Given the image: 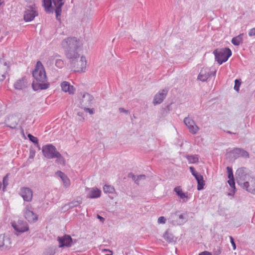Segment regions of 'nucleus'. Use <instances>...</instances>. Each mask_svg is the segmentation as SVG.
<instances>
[{
	"label": "nucleus",
	"instance_id": "nucleus-47",
	"mask_svg": "<svg viewBox=\"0 0 255 255\" xmlns=\"http://www.w3.org/2000/svg\"><path fill=\"white\" fill-rule=\"evenodd\" d=\"M249 35L250 36H255V27L252 28L249 32Z\"/></svg>",
	"mask_w": 255,
	"mask_h": 255
},
{
	"label": "nucleus",
	"instance_id": "nucleus-5",
	"mask_svg": "<svg viewBox=\"0 0 255 255\" xmlns=\"http://www.w3.org/2000/svg\"><path fill=\"white\" fill-rule=\"evenodd\" d=\"M248 171V168L243 167L238 169L236 172L237 183L242 188L245 186L246 182H248L246 181L247 178L249 177Z\"/></svg>",
	"mask_w": 255,
	"mask_h": 255
},
{
	"label": "nucleus",
	"instance_id": "nucleus-34",
	"mask_svg": "<svg viewBox=\"0 0 255 255\" xmlns=\"http://www.w3.org/2000/svg\"><path fill=\"white\" fill-rule=\"evenodd\" d=\"M27 136H28L29 140H30L32 142H33L35 144H36L37 146L38 147V148L40 149V147H39V146L38 145V138L34 136L33 135H32L30 133H28V135H27Z\"/></svg>",
	"mask_w": 255,
	"mask_h": 255
},
{
	"label": "nucleus",
	"instance_id": "nucleus-37",
	"mask_svg": "<svg viewBox=\"0 0 255 255\" xmlns=\"http://www.w3.org/2000/svg\"><path fill=\"white\" fill-rule=\"evenodd\" d=\"M227 171L228 178L230 179L231 178H234L232 168L231 167L228 166L227 167Z\"/></svg>",
	"mask_w": 255,
	"mask_h": 255
},
{
	"label": "nucleus",
	"instance_id": "nucleus-19",
	"mask_svg": "<svg viewBox=\"0 0 255 255\" xmlns=\"http://www.w3.org/2000/svg\"><path fill=\"white\" fill-rule=\"evenodd\" d=\"M231 153L235 158L242 157L245 158H249L250 155L248 152L242 148H234Z\"/></svg>",
	"mask_w": 255,
	"mask_h": 255
},
{
	"label": "nucleus",
	"instance_id": "nucleus-18",
	"mask_svg": "<svg viewBox=\"0 0 255 255\" xmlns=\"http://www.w3.org/2000/svg\"><path fill=\"white\" fill-rule=\"evenodd\" d=\"M167 93L168 90L166 89H163L161 92L159 91L155 95L153 100V104L156 105L161 103L166 98Z\"/></svg>",
	"mask_w": 255,
	"mask_h": 255
},
{
	"label": "nucleus",
	"instance_id": "nucleus-1",
	"mask_svg": "<svg viewBox=\"0 0 255 255\" xmlns=\"http://www.w3.org/2000/svg\"><path fill=\"white\" fill-rule=\"evenodd\" d=\"M32 76L34 79L32 84L33 90H45L49 88V83L47 82L45 69L40 61L37 62Z\"/></svg>",
	"mask_w": 255,
	"mask_h": 255
},
{
	"label": "nucleus",
	"instance_id": "nucleus-58",
	"mask_svg": "<svg viewBox=\"0 0 255 255\" xmlns=\"http://www.w3.org/2000/svg\"><path fill=\"white\" fill-rule=\"evenodd\" d=\"M33 157V155H31V152H30V157L31 158V157Z\"/></svg>",
	"mask_w": 255,
	"mask_h": 255
},
{
	"label": "nucleus",
	"instance_id": "nucleus-61",
	"mask_svg": "<svg viewBox=\"0 0 255 255\" xmlns=\"http://www.w3.org/2000/svg\"><path fill=\"white\" fill-rule=\"evenodd\" d=\"M34 155V152L33 153V154H31V155Z\"/></svg>",
	"mask_w": 255,
	"mask_h": 255
},
{
	"label": "nucleus",
	"instance_id": "nucleus-9",
	"mask_svg": "<svg viewBox=\"0 0 255 255\" xmlns=\"http://www.w3.org/2000/svg\"><path fill=\"white\" fill-rule=\"evenodd\" d=\"M189 168L192 174L194 176L197 181L198 190H201L203 189L204 186L205 185V181L203 176L197 172L193 166H190Z\"/></svg>",
	"mask_w": 255,
	"mask_h": 255
},
{
	"label": "nucleus",
	"instance_id": "nucleus-23",
	"mask_svg": "<svg viewBox=\"0 0 255 255\" xmlns=\"http://www.w3.org/2000/svg\"><path fill=\"white\" fill-rule=\"evenodd\" d=\"M87 198H97L101 196V190L94 188H87Z\"/></svg>",
	"mask_w": 255,
	"mask_h": 255
},
{
	"label": "nucleus",
	"instance_id": "nucleus-48",
	"mask_svg": "<svg viewBox=\"0 0 255 255\" xmlns=\"http://www.w3.org/2000/svg\"><path fill=\"white\" fill-rule=\"evenodd\" d=\"M17 125V124L16 123H13L10 125H7V127H9L11 128L14 129L16 128Z\"/></svg>",
	"mask_w": 255,
	"mask_h": 255
},
{
	"label": "nucleus",
	"instance_id": "nucleus-54",
	"mask_svg": "<svg viewBox=\"0 0 255 255\" xmlns=\"http://www.w3.org/2000/svg\"><path fill=\"white\" fill-rule=\"evenodd\" d=\"M164 110H167L169 112L170 110V105H168L167 106H166Z\"/></svg>",
	"mask_w": 255,
	"mask_h": 255
},
{
	"label": "nucleus",
	"instance_id": "nucleus-39",
	"mask_svg": "<svg viewBox=\"0 0 255 255\" xmlns=\"http://www.w3.org/2000/svg\"><path fill=\"white\" fill-rule=\"evenodd\" d=\"M63 182V185L66 187H68L70 185V181L69 179L67 177L63 180H62Z\"/></svg>",
	"mask_w": 255,
	"mask_h": 255
},
{
	"label": "nucleus",
	"instance_id": "nucleus-56",
	"mask_svg": "<svg viewBox=\"0 0 255 255\" xmlns=\"http://www.w3.org/2000/svg\"><path fill=\"white\" fill-rule=\"evenodd\" d=\"M226 132L227 133H229V134H236V132H232V131H231L230 130H227Z\"/></svg>",
	"mask_w": 255,
	"mask_h": 255
},
{
	"label": "nucleus",
	"instance_id": "nucleus-59",
	"mask_svg": "<svg viewBox=\"0 0 255 255\" xmlns=\"http://www.w3.org/2000/svg\"><path fill=\"white\" fill-rule=\"evenodd\" d=\"M105 255H111V254H106Z\"/></svg>",
	"mask_w": 255,
	"mask_h": 255
},
{
	"label": "nucleus",
	"instance_id": "nucleus-50",
	"mask_svg": "<svg viewBox=\"0 0 255 255\" xmlns=\"http://www.w3.org/2000/svg\"><path fill=\"white\" fill-rule=\"evenodd\" d=\"M128 177H131L132 180H133L136 183V179L137 178V176L134 175V174H132V173H130L128 175Z\"/></svg>",
	"mask_w": 255,
	"mask_h": 255
},
{
	"label": "nucleus",
	"instance_id": "nucleus-27",
	"mask_svg": "<svg viewBox=\"0 0 255 255\" xmlns=\"http://www.w3.org/2000/svg\"><path fill=\"white\" fill-rule=\"evenodd\" d=\"M8 69V67L6 66V63L2 64H0V81H3L5 78V75L6 72Z\"/></svg>",
	"mask_w": 255,
	"mask_h": 255
},
{
	"label": "nucleus",
	"instance_id": "nucleus-11",
	"mask_svg": "<svg viewBox=\"0 0 255 255\" xmlns=\"http://www.w3.org/2000/svg\"><path fill=\"white\" fill-rule=\"evenodd\" d=\"M19 194L22 197L24 201L29 202L32 201L33 192L29 188L25 187L21 188Z\"/></svg>",
	"mask_w": 255,
	"mask_h": 255
},
{
	"label": "nucleus",
	"instance_id": "nucleus-49",
	"mask_svg": "<svg viewBox=\"0 0 255 255\" xmlns=\"http://www.w3.org/2000/svg\"><path fill=\"white\" fill-rule=\"evenodd\" d=\"M59 173L62 175V177L60 178L62 180H63V179L67 177L65 173L61 171H59Z\"/></svg>",
	"mask_w": 255,
	"mask_h": 255
},
{
	"label": "nucleus",
	"instance_id": "nucleus-42",
	"mask_svg": "<svg viewBox=\"0 0 255 255\" xmlns=\"http://www.w3.org/2000/svg\"><path fill=\"white\" fill-rule=\"evenodd\" d=\"M179 197L182 199L184 202H186L188 198V196L183 192L180 194Z\"/></svg>",
	"mask_w": 255,
	"mask_h": 255
},
{
	"label": "nucleus",
	"instance_id": "nucleus-40",
	"mask_svg": "<svg viewBox=\"0 0 255 255\" xmlns=\"http://www.w3.org/2000/svg\"><path fill=\"white\" fill-rule=\"evenodd\" d=\"M228 183H229L231 187L232 188L234 189V190H235L236 187L234 178H231V179H229V180L228 181Z\"/></svg>",
	"mask_w": 255,
	"mask_h": 255
},
{
	"label": "nucleus",
	"instance_id": "nucleus-44",
	"mask_svg": "<svg viewBox=\"0 0 255 255\" xmlns=\"http://www.w3.org/2000/svg\"><path fill=\"white\" fill-rule=\"evenodd\" d=\"M230 239L231 243L233 246V250H236V244L234 241V238L232 236H230Z\"/></svg>",
	"mask_w": 255,
	"mask_h": 255
},
{
	"label": "nucleus",
	"instance_id": "nucleus-36",
	"mask_svg": "<svg viewBox=\"0 0 255 255\" xmlns=\"http://www.w3.org/2000/svg\"><path fill=\"white\" fill-rule=\"evenodd\" d=\"M8 175L7 174L3 178L2 180L3 188L2 190L5 191V189L8 184Z\"/></svg>",
	"mask_w": 255,
	"mask_h": 255
},
{
	"label": "nucleus",
	"instance_id": "nucleus-10",
	"mask_svg": "<svg viewBox=\"0 0 255 255\" xmlns=\"http://www.w3.org/2000/svg\"><path fill=\"white\" fill-rule=\"evenodd\" d=\"M94 97L92 95L88 93H84L80 100L81 107L82 108L91 106Z\"/></svg>",
	"mask_w": 255,
	"mask_h": 255
},
{
	"label": "nucleus",
	"instance_id": "nucleus-33",
	"mask_svg": "<svg viewBox=\"0 0 255 255\" xmlns=\"http://www.w3.org/2000/svg\"><path fill=\"white\" fill-rule=\"evenodd\" d=\"M82 203V201H73L70 203H69L68 204L65 205L64 207H66L67 206L68 207L67 209H71L74 207H77L79 205Z\"/></svg>",
	"mask_w": 255,
	"mask_h": 255
},
{
	"label": "nucleus",
	"instance_id": "nucleus-46",
	"mask_svg": "<svg viewBox=\"0 0 255 255\" xmlns=\"http://www.w3.org/2000/svg\"><path fill=\"white\" fill-rule=\"evenodd\" d=\"M165 221H166V219L163 216L160 217L158 219V223L164 224L165 223Z\"/></svg>",
	"mask_w": 255,
	"mask_h": 255
},
{
	"label": "nucleus",
	"instance_id": "nucleus-41",
	"mask_svg": "<svg viewBox=\"0 0 255 255\" xmlns=\"http://www.w3.org/2000/svg\"><path fill=\"white\" fill-rule=\"evenodd\" d=\"M174 191L176 193L178 197L179 196L180 194L183 192L182 189L179 186H177L174 188Z\"/></svg>",
	"mask_w": 255,
	"mask_h": 255
},
{
	"label": "nucleus",
	"instance_id": "nucleus-25",
	"mask_svg": "<svg viewBox=\"0 0 255 255\" xmlns=\"http://www.w3.org/2000/svg\"><path fill=\"white\" fill-rule=\"evenodd\" d=\"M52 0H42V5L44 7L45 11L48 13H53L54 9L52 6Z\"/></svg>",
	"mask_w": 255,
	"mask_h": 255
},
{
	"label": "nucleus",
	"instance_id": "nucleus-3",
	"mask_svg": "<svg viewBox=\"0 0 255 255\" xmlns=\"http://www.w3.org/2000/svg\"><path fill=\"white\" fill-rule=\"evenodd\" d=\"M72 70L75 72H84L86 68V60L85 57L82 56L79 58H68Z\"/></svg>",
	"mask_w": 255,
	"mask_h": 255
},
{
	"label": "nucleus",
	"instance_id": "nucleus-45",
	"mask_svg": "<svg viewBox=\"0 0 255 255\" xmlns=\"http://www.w3.org/2000/svg\"><path fill=\"white\" fill-rule=\"evenodd\" d=\"M84 110L86 112H89L91 115H92L94 113V109H90L88 107L84 108Z\"/></svg>",
	"mask_w": 255,
	"mask_h": 255
},
{
	"label": "nucleus",
	"instance_id": "nucleus-14",
	"mask_svg": "<svg viewBox=\"0 0 255 255\" xmlns=\"http://www.w3.org/2000/svg\"><path fill=\"white\" fill-rule=\"evenodd\" d=\"M178 212H176L171 214V219H173L172 223L174 225H180L185 223L186 221L183 214L178 215Z\"/></svg>",
	"mask_w": 255,
	"mask_h": 255
},
{
	"label": "nucleus",
	"instance_id": "nucleus-13",
	"mask_svg": "<svg viewBox=\"0 0 255 255\" xmlns=\"http://www.w3.org/2000/svg\"><path fill=\"white\" fill-rule=\"evenodd\" d=\"M12 226L14 230L19 233L25 232L29 229L27 223L21 220L18 221L17 224L12 223Z\"/></svg>",
	"mask_w": 255,
	"mask_h": 255
},
{
	"label": "nucleus",
	"instance_id": "nucleus-29",
	"mask_svg": "<svg viewBox=\"0 0 255 255\" xmlns=\"http://www.w3.org/2000/svg\"><path fill=\"white\" fill-rule=\"evenodd\" d=\"M56 251V248L55 246H50L46 248L43 253V255H54Z\"/></svg>",
	"mask_w": 255,
	"mask_h": 255
},
{
	"label": "nucleus",
	"instance_id": "nucleus-43",
	"mask_svg": "<svg viewBox=\"0 0 255 255\" xmlns=\"http://www.w3.org/2000/svg\"><path fill=\"white\" fill-rule=\"evenodd\" d=\"M145 179V175L142 174L139 175L137 176V178L136 179V183L138 184V181L141 179Z\"/></svg>",
	"mask_w": 255,
	"mask_h": 255
},
{
	"label": "nucleus",
	"instance_id": "nucleus-4",
	"mask_svg": "<svg viewBox=\"0 0 255 255\" xmlns=\"http://www.w3.org/2000/svg\"><path fill=\"white\" fill-rule=\"evenodd\" d=\"M215 59L221 65L226 62L232 55V51L229 48L216 49L213 52Z\"/></svg>",
	"mask_w": 255,
	"mask_h": 255
},
{
	"label": "nucleus",
	"instance_id": "nucleus-6",
	"mask_svg": "<svg viewBox=\"0 0 255 255\" xmlns=\"http://www.w3.org/2000/svg\"><path fill=\"white\" fill-rule=\"evenodd\" d=\"M42 151L43 155L48 159L55 158V155L57 154L58 151L56 147L51 144H48L43 146Z\"/></svg>",
	"mask_w": 255,
	"mask_h": 255
},
{
	"label": "nucleus",
	"instance_id": "nucleus-24",
	"mask_svg": "<svg viewBox=\"0 0 255 255\" xmlns=\"http://www.w3.org/2000/svg\"><path fill=\"white\" fill-rule=\"evenodd\" d=\"M243 188L245 189L249 192L255 194V179H251L248 182H246Z\"/></svg>",
	"mask_w": 255,
	"mask_h": 255
},
{
	"label": "nucleus",
	"instance_id": "nucleus-16",
	"mask_svg": "<svg viewBox=\"0 0 255 255\" xmlns=\"http://www.w3.org/2000/svg\"><path fill=\"white\" fill-rule=\"evenodd\" d=\"M52 1L55 6L56 18L57 20H60L62 7L64 4V0H52Z\"/></svg>",
	"mask_w": 255,
	"mask_h": 255
},
{
	"label": "nucleus",
	"instance_id": "nucleus-32",
	"mask_svg": "<svg viewBox=\"0 0 255 255\" xmlns=\"http://www.w3.org/2000/svg\"><path fill=\"white\" fill-rule=\"evenodd\" d=\"M163 237L164 239L168 242H173L174 241V236L168 231L165 232L163 235Z\"/></svg>",
	"mask_w": 255,
	"mask_h": 255
},
{
	"label": "nucleus",
	"instance_id": "nucleus-20",
	"mask_svg": "<svg viewBox=\"0 0 255 255\" xmlns=\"http://www.w3.org/2000/svg\"><path fill=\"white\" fill-rule=\"evenodd\" d=\"M0 247H4L9 249L11 247V241L10 238L4 235H0Z\"/></svg>",
	"mask_w": 255,
	"mask_h": 255
},
{
	"label": "nucleus",
	"instance_id": "nucleus-38",
	"mask_svg": "<svg viewBox=\"0 0 255 255\" xmlns=\"http://www.w3.org/2000/svg\"><path fill=\"white\" fill-rule=\"evenodd\" d=\"M241 84V81L240 79H236L235 81V86H234V89L237 91L239 92L240 90V86Z\"/></svg>",
	"mask_w": 255,
	"mask_h": 255
},
{
	"label": "nucleus",
	"instance_id": "nucleus-28",
	"mask_svg": "<svg viewBox=\"0 0 255 255\" xmlns=\"http://www.w3.org/2000/svg\"><path fill=\"white\" fill-rule=\"evenodd\" d=\"M243 34H240L239 35L232 38L231 42L235 46H239L243 42Z\"/></svg>",
	"mask_w": 255,
	"mask_h": 255
},
{
	"label": "nucleus",
	"instance_id": "nucleus-21",
	"mask_svg": "<svg viewBox=\"0 0 255 255\" xmlns=\"http://www.w3.org/2000/svg\"><path fill=\"white\" fill-rule=\"evenodd\" d=\"M211 76L210 70L209 68L202 69L199 73L197 79L202 82L206 81Z\"/></svg>",
	"mask_w": 255,
	"mask_h": 255
},
{
	"label": "nucleus",
	"instance_id": "nucleus-22",
	"mask_svg": "<svg viewBox=\"0 0 255 255\" xmlns=\"http://www.w3.org/2000/svg\"><path fill=\"white\" fill-rule=\"evenodd\" d=\"M27 86V82L25 77L17 80L14 84V87L16 90H23Z\"/></svg>",
	"mask_w": 255,
	"mask_h": 255
},
{
	"label": "nucleus",
	"instance_id": "nucleus-15",
	"mask_svg": "<svg viewBox=\"0 0 255 255\" xmlns=\"http://www.w3.org/2000/svg\"><path fill=\"white\" fill-rule=\"evenodd\" d=\"M61 56L58 54H54L48 58V62H50L52 64L55 61V66L60 69L62 68L65 65L64 61L60 58Z\"/></svg>",
	"mask_w": 255,
	"mask_h": 255
},
{
	"label": "nucleus",
	"instance_id": "nucleus-30",
	"mask_svg": "<svg viewBox=\"0 0 255 255\" xmlns=\"http://www.w3.org/2000/svg\"><path fill=\"white\" fill-rule=\"evenodd\" d=\"M186 157L190 163H196L198 162L199 156L198 155H187Z\"/></svg>",
	"mask_w": 255,
	"mask_h": 255
},
{
	"label": "nucleus",
	"instance_id": "nucleus-51",
	"mask_svg": "<svg viewBox=\"0 0 255 255\" xmlns=\"http://www.w3.org/2000/svg\"><path fill=\"white\" fill-rule=\"evenodd\" d=\"M97 218L98 219H99V220L102 223H103L105 220V218H103V217L100 216L99 215L97 214Z\"/></svg>",
	"mask_w": 255,
	"mask_h": 255
},
{
	"label": "nucleus",
	"instance_id": "nucleus-31",
	"mask_svg": "<svg viewBox=\"0 0 255 255\" xmlns=\"http://www.w3.org/2000/svg\"><path fill=\"white\" fill-rule=\"evenodd\" d=\"M55 155V158H56L55 162L58 164L64 165L65 164V159L60 153V152H58V153H57V154Z\"/></svg>",
	"mask_w": 255,
	"mask_h": 255
},
{
	"label": "nucleus",
	"instance_id": "nucleus-53",
	"mask_svg": "<svg viewBox=\"0 0 255 255\" xmlns=\"http://www.w3.org/2000/svg\"><path fill=\"white\" fill-rule=\"evenodd\" d=\"M199 255H212V254L208 252L205 251L200 253Z\"/></svg>",
	"mask_w": 255,
	"mask_h": 255
},
{
	"label": "nucleus",
	"instance_id": "nucleus-8",
	"mask_svg": "<svg viewBox=\"0 0 255 255\" xmlns=\"http://www.w3.org/2000/svg\"><path fill=\"white\" fill-rule=\"evenodd\" d=\"M59 248L71 247L74 243L71 237L69 235H65L63 237H58Z\"/></svg>",
	"mask_w": 255,
	"mask_h": 255
},
{
	"label": "nucleus",
	"instance_id": "nucleus-26",
	"mask_svg": "<svg viewBox=\"0 0 255 255\" xmlns=\"http://www.w3.org/2000/svg\"><path fill=\"white\" fill-rule=\"evenodd\" d=\"M61 87L62 90L64 92H68L70 94L74 93L75 89L73 86L70 85L68 82H63L61 84Z\"/></svg>",
	"mask_w": 255,
	"mask_h": 255
},
{
	"label": "nucleus",
	"instance_id": "nucleus-52",
	"mask_svg": "<svg viewBox=\"0 0 255 255\" xmlns=\"http://www.w3.org/2000/svg\"><path fill=\"white\" fill-rule=\"evenodd\" d=\"M119 111L121 112V113H125L126 114H128V111L125 110L124 108H119Z\"/></svg>",
	"mask_w": 255,
	"mask_h": 255
},
{
	"label": "nucleus",
	"instance_id": "nucleus-7",
	"mask_svg": "<svg viewBox=\"0 0 255 255\" xmlns=\"http://www.w3.org/2000/svg\"><path fill=\"white\" fill-rule=\"evenodd\" d=\"M24 205L25 206L23 210V214L25 219L30 223H34L37 221L38 220V216L35 213L31 210L32 209L31 205L30 204L25 205L24 203Z\"/></svg>",
	"mask_w": 255,
	"mask_h": 255
},
{
	"label": "nucleus",
	"instance_id": "nucleus-12",
	"mask_svg": "<svg viewBox=\"0 0 255 255\" xmlns=\"http://www.w3.org/2000/svg\"><path fill=\"white\" fill-rule=\"evenodd\" d=\"M184 123L191 133L195 134L198 131L199 128L196 125L195 122L192 119L189 117H186L184 119Z\"/></svg>",
	"mask_w": 255,
	"mask_h": 255
},
{
	"label": "nucleus",
	"instance_id": "nucleus-57",
	"mask_svg": "<svg viewBox=\"0 0 255 255\" xmlns=\"http://www.w3.org/2000/svg\"><path fill=\"white\" fill-rule=\"evenodd\" d=\"M56 174L58 176L60 177V178L62 177V175L59 173V171H57Z\"/></svg>",
	"mask_w": 255,
	"mask_h": 255
},
{
	"label": "nucleus",
	"instance_id": "nucleus-60",
	"mask_svg": "<svg viewBox=\"0 0 255 255\" xmlns=\"http://www.w3.org/2000/svg\"><path fill=\"white\" fill-rule=\"evenodd\" d=\"M34 155V152L33 153V154H31V155Z\"/></svg>",
	"mask_w": 255,
	"mask_h": 255
},
{
	"label": "nucleus",
	"instance_id": "nucleus-55",
	"mask_svg": "<svg viewBox=\"0 0 255 255\" xmlns=\"http://www.w3.org/2000/svg\"><path fill=\"white\" fill-rule=\"evenodd\" d=\"M216 70H215V71H213V72H211V71H210L211 76L212 75H213L214 76H215V75H216Z\"/></svg>",
	"mask_w": 255,
	"mask_h": 255
},
{
	"label": "nucleus",
	"instance_id": "nucleus-35",
	"mask_svg": "<svg viewBox=\"0 0 255 255\" xmlns=\"http://www.w3.org/2000/svg\"><path fill=\"white\" fill-rule=\"evenodd\" d=\"M103 190L107 193H113L115 191V188L111 185H105L103 187Z\"/></svg>",
	"mask_w": 255,
	"mask_h": 255
},
{
	"label": "nucleus",
	"instance_id": "nucleus-17",
	"mask_svg": "<svg viewBox=\"0 0 255 255\" xmlns=\"http://www.w3.org/2000/svg\"><path fill=\"white\" fill-rule=\"evenodd\" d=\"M29 8L25 11L24 19L25 21H31L38 15V12L33 9L32 6H30Z\"/></svg>",
	"mask_w": 255,
	"mask_h": 255
},
{
	"label": "nucleus",
	"instance_id": "nucleus-2",
	"mask_svg": "<svg viewBox=\"0 0 255 255\" xmlns=\"http://www.w3.org/2000/svg\"><path fill=\"white\" fill-rule=\"evenodd\" d=\"M65 50V54L67 58H79L80 54L77 52L82 43L76 37H68L64 39L62 42Z\"/></svg>",
	"mask_w": 255,
	"mask_h": 255
}]
</instances>
